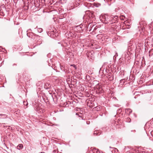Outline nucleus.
<instances>
[{
  "label": "nucleus",
  "instance_id": "1",
  "mask_svg": "<svg viewBox=\"0 0 153 153\" xmlns=\"http://www.w3.org/2000/svg\"><path fill=\"white\" fill-rule=\"evenodd\" d=\"M118 16H108L106 20L107 22H106V24L107 23H109V24H112L113 23H115L117 22L118 20Z\"/></svg>",
  "mask_w": 153,
  "mask_h": 153
},
{
  "label": "nucleus",
  "instance_id": "2",
  "mask_svg": "<svg viewBox=\"0 0 153 153\" xmlns=\"http://www.w3.org/2000/svg\"><path fill=\"white\" fill-rule=\"evenodd\" d=\"M68 36V37H75L76 36V34L75 32H69V33L68 32L66 33V36L67 35Z\"/></svg>",
  "mask_w": 153,
  "mask_h": 153
},
{
  "label": "nucleus",
  "instance_id": "3",
  "mask_svg": "<svg viewBox=\"0 0 153 153\" xmlns=\"http://www.w3.org/2000/svg\"><path fill=\"white\" fill-rule=\"evenodd\" d=\"M34 109L37 111H38V112H43V110L42 108L39 106L37 107V105H36V107H34Z\"/></svg>",
  "mask_w": 153,
  "mask_h": 153
},
{
  "label": "nucleus",
  "instance_id": "4",
  "mask_svg": "<svg viewBox=\"0 0 153 153\" xmlns=\"http://www.w3.org/2000/svg\"><path fill=\"white\" fill-rule=\"evenodd\" d=\"M112 74L111 73H108L106 76V77L110 81H111L113 79Z\"/></svg>",
  "mask_w": 153,
  "mask_h": 153
},
{
  "label": "nucleus",
  "instance_id": "5",
  "mask_svg": "<svg viewBox=\"0 0 153 153\" xmlns=\"http://www.w3.org/2000/svg\"><path fill=\"white\" fill-rule=\"evenodd\" d=\"M76 28L79 33H81L82 31V27L80 26H76Z\"/></svg>",
  "mask_w": 153,
  "mask_h": 153
},
{
  "label": "nucleus",
  "instance_id": "6",
  "mask_svg": "<svg viewBox=\"0 0 153 153\" xmlns=\"http://www.w3.org/2000/svg\"><path fill=\"white\" fill-rule=\"evenodd\" d=\"M51 85L48 83H46L44 86V88L46 89H48L50 88L51 87Z\"/></svg>",
  "mask_w": 153,
  "mask_h": 153
},
{
  "label": "nucleus",
  "instance_id": "7",
  "mask_svg": "<svg viewBox=\"0 0 153 153\" xmlns=\"http://www.w3.org/2000/svg\"><path fill=\"white\" fill-rule=\"evenodd\" d=\"M125 111L127 114H129L132 112V110L131 109L127 108L126 109Z\"/></svg>",
  "mask_w": 153,
  "mask_h": 153
},
{
  "label": "nucleus",
  "instance_id": "8",
  "mask_svg": "<svg viewBox=\"0 0 153 153\" xmlns=\"http://www.w3.org/2000/svg\"><path fill=\"white\" fill-rule=\"evenodd\" d=\"M0 116L1 117H0V119H4L8 118L6 114H0Z\"/></svg>",
  "mask_w": 153,
  "mask_h": 153
},
{
  "label": "nucleus",
  "instance_id": "9",
  "mask_svg": "<svg viewBox=\"0 0 153 153\" xmlns=\"http://www.w3.org/2000/svg\"><path fill=\"white\" fill-rule=\"evenodd\" d=\"M101 131H99L95 130L94 131V134L96 135H99L101 134Z\"/></svg>",
  "mask_w": 153,
  "mask_h": 153
},
{
  "label": "nucleus",
  "instance_id": "10",
  "mask_svg": "<svg viewBox=\"0 0 153 153\" xmlns=\"http://www.w3.org/2000/svg\"><path fill=\"white\" fill-rule=\"evenodd\" d=\"M152 39V42L153 43V37H152V36H150V37H148L147 39V43H148L149 42V41H150V40Z\"/></svg>",
  "mask_w": 153,
  "mask_h": 153
},
{
  "label": "nucleus",
  "instance_id": "11",
  "mask_svg": "<svg viewBox=\"0 0 153 153\" xmlns=\"http://www.w3.org/2000/svg\"><path fill=\"white\" fill-rule=\"evenodd\" d=\"M99 151L97 149H93L92 150L93 153H98Z\"/></svg>",
  "mask_w": 153,
  "mask_h": 153
},
{
  "label": "nucleus",
  "instance_id": "12",
  "mask_svg": "<svg viewBox=\"0 0 153 153\" xmlns=\"http://www.w3.org/2000/svg\"><path fill=\"white\" fill-rule=\"evenodd\" d=\"M6 50L4 48H3L1 46H0V51L5 53Z\"/></svg>",
  "mask_w": 153,
  "mask_h": 153
},
{
  "label": "nucleus",
  "instance_id": "13",
  "mask_svg": "<svg viewBox=\"0 0 153 153\" xmlns=\"http://www.w3.org/2000/svg\"><path fill=\"white\" fill-rule=\"evenodd\" d=\"M23 147V145L22 144H19L17 146V149H20Z\"/></svg>",
  "mask_w": 153,
  "mask_h": 153
},
{
  "label": "nucleus",
  "instance_id": "14",
  "mask_svg": "<svg viewBox=\"0 0 153 153\" xmlns=\"http://www.w3.org/2000/svg\"><path fill=\"white\" fill-rule=\"evenodd\" d=\"M86 79L89 81L91 79V78L89 75H87L86 76Z\"/></svg>",
  "mask_w": 153,
  "mask_h": 153
},
{
  "label": "nucleus",
  "instance_id": "15",
  "mask_svg": "<svg viewBox=\"0 0 153 153\" xmlns=\"http://www.w3.org/2000/svg\"><path fill=\"white\" fill-rule=\"evenodd\" d=\"M43 29L42 28H38L37 29V31L39 33H41L43 31Z\"/></svg>",
  "mask_w": 153,
  "mask_h": 153
},
{
  "label": "nucleus",
  "instance_id": "16",
  "mask_svg": "<svg viewBox=\"0 0 153 153\" xmlns=\"http://www.w3.org/2000/svg\"><path fill=\"white\" fill-rule=\"evenodd\" d=\"M61 45H62V46L63 47H65L68 46V44L67 43H64V44H62Z\"/></svg>",
  "mask_w": 153,
  "mask_h": 153
},
{
  "label": "nucleus",
  "instance_id": "17",
  "mask_svg": "<svg viewBox=\"0 0 153 153\" xmlns=\"http://www.w3.org/2000/svg\"><path fill=\"white\" fill-rule=\"evenodd\" d=\"M131 121V119L129 118H127L126 119V121L128 122H130Z\"/></svg>",
  "mask_w": 153,
  "mask_h": 153
},
{
  "label": "nucleus",
  "instance_id": "18",
  "mask_svg": "<svg viewBox=\"0 0 153 153\" xmlns=\"http://www.w3.org/2000/svg\"><path fill=\"white\" fill-rule=\"evenodd\" d=\"M151 134L153 137V130L151 132Z\"/></svg>",
  "mask_w": 153,
  "mask_h": 153
},
{
  "label": "nucleus",
  "instance_id": "19",
  "mask_svg": "<svg viewBox=\"0 0 153 153\" xmlns=\"http://www.w3.org/2000/svg\"><path fill=\"white\" fill-rule=\"evenodd\" d=\"M86 123L87 124H90V122L89 121H87Z\"/></svg>",
  "mask_w": 153,
  "mask_h": 153
},
{
  "label": "nucleus",
  "instance_id": "20",
  "mask_svg": "<svg viewBox=\"0 0 153 153\" xmlns=\"http://www.w3.org/2000/svg\"><path fill=\"white\" fill-rule=\"evenodd\" d=\"M106 1H107L108 2L109 1H112V0H106Z\"/></svg>",
  "mask_w": 153,
  "mask_h": 153
},
{
  "label": "nucleus",
  "instance_id": "21",
  "mask_svg": "<svg viewBox=\"0 0 153 153\" xmlns=\"http://www.w3.org/2000/svg\"><path fill=\"white\" fill-rule=\"evenodd\" d=\"M98 153H103L102 152L100 151H99V152H98Z\"/></svg>",
  "mask_w": 153,
  "mask_h": 153
},
{
  "label": "nucleus",
  "instance_id": "22",
  "mask_svg": "<svg viewBox=\"0 0 153 153\" xmlns=\"http://www.w3.org/2000/svg\"><path fill=\"white\" fill-rule=\"evenodd\" d=\"M103 67H104V66H103L102 67V68H101V70H102V69H103V68H103Z\"/></svg>",
  "mask_w": 153,
  "mask_h": 153
},
{
  "label": "nucleus",
  "instance_id": "23",
  "mask_svg": "<svg viewBox=\"0 0 153 153\" xmlns=\"http://www.w3.org/2000/svg\"><path fill=\"white\" fill-rule=\"evenodd\" d=\"M103 115V114L102 113L101 114H100V115H101V116H102Z\"/></svg>",
  "mask_w": 153,
  "mask_h": 153
},
{
  "label": "nucleus",
  "instance_id": "24",
  "mask_svg": "<svg viewBox=\"0 0 153 153\" xmlns=\"http://www.w3.org/2000/svg\"><path fill=\"white\" fill-rule=\"evenodd\" d=\"M45 153L43 152H41L40 153Z\"/></svg>",
  "mask_w": 153,
  "mask_h": 153
},
{
  "label": "nucleus",
  "instance_id": "25",
  "mask_svg": "<svg viewBox=\"0 0 153 153\" xmlns=\"http://www.w3.org/2000/svg\"><path fill=\"white\" fill-rule=\"evenodd\" d=\"M105 71H106V72L107 73L108 72L107 71V70H106H106H105Z\"/></svg>",
  "mask_w": 153,
  "mask_h": 153
},
{
  "label": "nucleus",
  "instance_id": "26",
  "mask_svg": "<svg viewBox=\"0 0 153 153\" xmlns=\"http://www.w3.org/2000/svg\"><path fill=\"white\" fill-rule=\"evenodd\" d=\"M23 103H24V104L25 105V102H24Z\"/></svg>",
  "mask_w": 153,
  "mask_h": 153
},
{
  "label": "nucleus",
  "instance_id": "27",
  "mask_svg": "<svg viewBox=\"0 0 153 153\" xmlns=\"http://www.w3.org/2000/svg\"><path fill=\"white\" fill-rule=\"evenodd\" d=\"M90 73V72H89V71H88V73Z\"/></svg>",
  "mask_w": 153,
  "mask_h": 153
},
{
  "label": "nucleus",
  "instance_id": "28",
  "mask_svg": "<svg viewBox=\"0 0 153 153\" xmlns=\"http://www.w3.org/2000/svg\"><path fill=\"white\" fill-rule=\"evenodd\" d=\"M90 73V72H89V71H88V73Z\"/></svg>",
  "mask_w": 153,
  "mask_h": 153
},
{
  "label": "nucleus",
  "instance_id": "29",
  "mask_svg": "<svg viewBox=\"0 0 153 153\" xmlns=\"http://www.w3.org/2000/svg\"><path fill=\"white\" fill-rule=\"evenodd\" d=\"M105 89H107V90L108 89V88H105Z\"/></svg>",
  "mask_w": 153,
  "mask_h": 153
},
{
  "label": "nucleus",
  "instance_id": "30",
  "mask_svg": "<svg viewBox=\"0 0 153 153\" xmlns=\"http://www.w3.org/2000/svg\"><path fill=\"white\" fill-rule=\"evenodd\" d=\"M27 104H26V105H27Z\"/></svg>",
  "mask_w": 153,
  "mask_h": 153
},
{
  "label": "nucleus",
  "instance_id": "31",
  "mask_svg": "<svg viewBox=\"0 0 153 153\" xmlns=\"http://www.w3.org/2000/svg\"><path fill=\"white\" fill-rule=\"evenodd\" d=\"M108 4L109 5H110V4L109 3H108Z\"/></svg>",
  "mask_w": 153,
  "mask_h": 153
},
{
  "label": "nucleus",
  "instance_id": "32",
  "mask_svg": "<svg viewBox=\"0 0 153 153\" xmlns=\"http://www.w3.org/2000/svg\"><path fill=\"white\" fill-rule=\"evenodd\" d=\"M111 95H112V94H111Z\"/></svg>",
  "mask_w": 153,
  "mask_h": 153
},
{
  "label": "nucleus",
  "instance_id": "33",
  "mask_svg": "<svg viewBox=\"0 0 153 153\" xmlns=\"http://www.w3.org/2000/svg\"><path fill=\"white\" fill-rule=\"evenodd\" d=\"M104 1H105V0H104Z\"/></svg>",
  "mask_w": 153,
  "mask_h": 153
}]
</instances>
